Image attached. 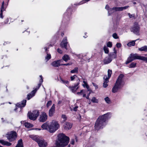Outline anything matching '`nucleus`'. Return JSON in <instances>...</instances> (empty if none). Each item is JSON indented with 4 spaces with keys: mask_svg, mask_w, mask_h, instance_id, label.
<instances>
[{
    "mask_svg": "<svg viewBox=\"0 0 147 147\" xmlns=\"http://www.w3.org/2000/svg\"><path fill=\"white\" fill-rule=\"evenodd\" d=\"M111 113L108 112L103 115L99 116L97 119L94 124V129L98 131L102 129L107 124L108 120L111 117Z\"/></svg>",
    "mask_w": 147,
    "mask_h": 147,
    "instance_id": "f257e3e1",
    "label": "nucleus"
},
{
    "mask_svg": "<svg viewBox=\"0 0 147 147\" xmlns=\"http://www.w3.org/2000/svg\"><path fill=\"white\" fill-rule=\"evenodd\" d=\"M58 138L55 140V146L52 147H64L67 145L69 141V138L63 133L59 134Z\"/></svg>",
    "mask_w": 147,
    "mask_h": 147,
    "instance_id": "f03ea898",
    "label": "nucleus"
},
{
    "mask_svg": "<svg viewBox=\"0 0 147 147\" xmlns=\"http://www.w3.org/2000/svg\"><path fill=\"white\" fill-rule=\"evenodd\" d=\"M124 77V75L123 74H120L118 76L115 83L113 87L112 91L113 93L117 92L118 90L121 89L123 84V79Z\"/></svg>",
    "mask_w": 147,
    "mask_h": 147,
    "instance_id": "7ed1b4c3",
    "label": "nucleus"
},
{
    "mask_svg": "<svg viewBox=\"0 0 147 147\" xmlns=\"http://www.w3.org/2000/svg\"><path fill=\"white\" fill-rule=\"evenodd\" d=\"M73 9L71 7H69L66 11L64 14L63 17L62 22V24L66 25L68 24L70 19L71 13Z\"/></svg>",
    "mask_w": 147,
    "mask_h": 147,
    "instance_id": "20e7f679",
    "label": "nucleus"
},
{
    "mask_svg": "<svg viewBox=\"0 0 147 147\" xmlns=\"http://www.w3.org/2000/svg\"><path fill=\"white\" fill-rule=\"evenodd\" d=\"M59 127L57 121L53 120L49 125V131L51 133H53L57 130Z\"/></svg>",
    "mask_w": 147,
    "mask_h": 147,
    "instance_id": "39448f33",
    "label": "nucleus"
},
{
    "mask_svg": "<svg viewBox=\"0 0 147 147\" xmlns=\"http://www.w3.org/2000/svg\"><path fill=\"white\" fill-rule=\"evenodd\" d=\"M17 137V134L15 131H12L6 134V137L10 142H12L15 140Z\"/></svg>",
    "mask_w": 147,
    "mask_h": 147,
    "instance_id": "423d86ee",
    "label": "nucleus"
},
{
    "mask_svg": "<svg viewBox=\"0 0 147 147\" xmlns=\"http://www.w3.org/2000/svg\"><path fill=\"white\" fill-rule=\"evenodd\" d=\"M141 56H139L138 54L131 53L129 56L127 58V60L125 62V64H127L135 59H140Z\"/></svg>",
    "mask_w": 147,
    "mask_h": 147,
    "instance_id": "0eeeda50",
    "label": "nucleus"
},
{
    "mask_svg": "<svg viewBox=\"0 0 147 147\" xmlns=\"http://www.w3.org/2000/svg\"><path fill=\"white\" fill-rule=\"evenodd\" d=\"M140 27L138 24L137 22H135L134 23V25L131 28V32H132L134 34H138L140 30Z\"/></svg>",
    "mask_w": 147,
    "mask_h": 147,
    "instance_id": "6e6552de",
    "label": "nucleus"
},
{
    "mask_svg": "<svg viewBox=\"0 0 147 147\" xmlns=\"http://www.w3.org/2000/svg\"><path fill=\"white\" fill-rule=\"evenodd\" d=\"M80 80L78 78L77 80V83L74 84V86H70L69 87V88L74 93L76 92L78 88V86L80 84Z\"/></svg>",
    "mask_w": 147,
    "mask_h": 147,
    "instance_id": "1a4fd4ad",
    "label": "nucleus"
},
{
    "mask_svg": "<svg viewBox=\"0 0 147 147\" xmlns=\"http://www.w3.org/2000/svg\"><path fill=\"white\" fill-rule=\"evenodd\" d=\"M48 117L47 114L45 112H42L40 116L39 121L40 122H44L47 119Z\"/></svg>",
    "mask_w": 147,
    "mask_h": 147,
    "instance_id": "9d476101",
    "label": "nucleus"
},
{
    "mask_svg": "<svg viewBox=\"0 0 147 147\" xmlns=\"http://www.w3.org/2000/svg\"><path fill=\"white\" fill-rule=\"evenodd\" d=\"M67 41V37H65L63 38L61 42L60 45L62 48H65L66 50L67 49V45L68 44Z\"/></svg>",
    "mask_w": 147,
    "mask_h": 147,
    "instance_id": "9b49d317",
    "label": "nucleus"
},
{
    "mask_svg": "<svg viewBox=\"0 0 147 147\" xmlns=\"http://www.w3.org/2000/svg\"><path fill=\"white\" fill-rule=\"evenodd\" d=\"M26 100H24L21 102H18L16 104V106L20 107L21 109H22L26 105Z\"/></svg>",
    "mask_w": 147,
    "mask_h": 147,
    "instance_id": "f8f14e48",
    "label": "nucleus"
},
{
    "mask_svg": "<svg viewBox=\"0 0 147 147\" xmlns=\"http://www.w3.org/2000/svg\"><path fill=\"white\" fill-rule=\"evenodd\" d=\"M37 143L39 147H46L47 145V143L44 140L40 139Z\"/></svg>",
    "mask_w": 147,
    "mask_h": 147,
    "instance_id": "ddd939ff",
    "label": "nucleus"
},
{
    "mask_svg": "<svg viewBox=\"0 0 147 147\" xmlns=\"http://www.w3.org/2000/svg\"><path fill=\"white\" fill-rule=\"evenodd\" d=\"M55 104H53L49 111V117H52L53 116L55 112Z\"/></svg>",
    "mask_w": 147,
    "mask_h": 147,
    "instance_id": "4468645a",
    "label": "nucleus"
},
{
    "mask_svg": "<svg viewBox=\"0 0 147 147\" xmlns=\"http://www.w3.org/2000/svg\"><path fill=\"white\" fill-rule=\"evenodd\" d=\"M72 126V125L71 123L68 122H66L63 125L64 128L65 130H68L71 129Z\"/></svg>",
    "mask_w": 147,
    "mask_h": 147,
    "instance_id": "2eb2a0df",
    "label": "nucleus"
},
{
    "mask_svg": "<svg viewBox=\"0 0 147 147\" xmlns=\"http://www.w3.org/2000/svg\"><path fill=\"white\" fill-rule=\"evenodd\" d=\"M60 61V60H58L53 61L51 63V65L55 67H59L61 66L59 62Z\"/></svg>",
    "mask_w": 147,
    "mask_h": 147,
    "instance_id": "dca6fc26",
    "label": "nucleus"
},
{
    "mask_svg": "<svg viewBox=\"0 0 147 147\" xmlns=\"http://www.w3.org/2000/svg\"><path fill=\"white\" fill-rule=\"evenodd\" d=\"M123 11L122 7H114L111 8H110L109 11L112 12H114V11Z\"/></svg>",
    "mask_w": 147,
    "mask_h": 147,
    "instance_id": "f3484780",
    "label": "nucleus"
},
{
    "mask_svg": "<svg viewBox=\"0 0 147 147\" xmlns=\"http://www.w3.org/2000/svg\"><path fill=\"white\" fill-rule=\"evenodd\" d=\"M32 113L33 114L34 116L33 118H32V119H34L36 120L37 117L39 115L40 112L38 110H35L33 111Z\"/></svg>",
    "mask_w": 147,
    "mask_h": 147,
    "instance_id": "a211bd4d",
    "label": "nucleus"
},
{
    "mask_svg": "<svg viewBox=\"0 0 147 147\" xmlns=\"http://www.w3.org/2000/svg\"><path fill=\"white\" fill-rule=\"evenodd\" d=\"M112 61V59H110L108 56L106 57L104 59L103 62L104 64H107Z\"/></svg>",
    "mask_w": 147,
    "mask_h": 147,
    "instance_id": "6ab92c4d",
    "label": "nucleus"
},
{
    "mask_svg": "<svg viewBox=\"0 0 147 147\" xmlns=\"http://www.w3.org/2000/svg\"><path fill=\"white\" fill-rule=\"evenodd\" d=\"M8 4V2L7 3V5L5 4V2L4 1H3L2 3L1 4V11H4L6 10V9L7 6V5Z\"/></svg>",
    "mask_w": 147,
    "mask_h": 147,
    "instance_id": "aec40b11",
    "label": "nucleus"
},
{
    "mask_svg": "<svg viewBox=\"0 0 147 147\" xmlns=\"http://www.w3.org/2000/svg\"><path fill=\"white\" fill-rule=\"evenodd\" d=\"M15 147H24L23 144L22 139H21L18 140L17 144Z\"/></svg>",
    "mask_w": 147,
    "mask_h": 147,
    "instance_id": "412c9836",
    "label": "nucleus"
},
{
    "mask_svg": "<svg viewBox=\"0 0 147 147\" xmlns=\"http://www.w3.org/2000/svg\"><path fill=\"white\" fill-rule=\"evenodd\" d=\"M49 123L46 122L45 123H44L41 126V127L43 129L48 130L49 129Z\"/></svg>",
    "mask_w": 147,
    "mask_h": 147,
    "instance_id": "4be33fe9",
    "label": "nucleus"
},
{
    "mask_svg": "<svg viewBox=\"0 0 147 147\" xmlns=\"http://www.w3.org/2000/svg\"><path fill=\"white\" fill-rule=\"evenodd\" d=\"M29 137L33 140L37 142L40 139V138L37 137L36 136H34V135H30L29 136Z\"/></svg>",
    "mask_w": 147,
    "mask_h": 147,
    "instance_id": "5701e85b",
    "label": "nucleus"
},
{
    "mask_svg": "<svg viewBox=\"0 0 147 147\" xmlns=\"http://www.w3.org/2000/svg\"><path fill=\"white\" fill-rule=\"evenodd\" d=\"M28 116L29 118L31 120H33V121H35V119H32V118H33L34 117V115L32 113V112H29L28 114Z\"/></svg>",
    "mask_w": 147,
    "mask_h": 147,
    "instance_id": "b1692460",
    "label": "nucleus"
},
{
    "mask_svg": "<svg viewBox=\"0 0 147 147\" xmlns=\"http://www.w3.org/2000/svg\"><path fill=\"white\" fill-rule=\"evenodd\" d=\"M108 56L110 59H112V61L113 59H116L117 58V55H114L112 53H111L109 54Z\"/></svg>",
    "mask_w": 147,
    "mask_h": 147,
    "instance_id": "393cba45",
    "label": "nucleus"
},
{
    "mask_svg": "<svg viewBox=\"0 0 147 147\" xmlns=\"http://www.w3.org/2000/svg\"><path fill=\"white\" fill-rule=\"evenodd\" d=\"M62 59L65 61L66 62L68 60H69L70 58L69 55H67L65 54L63 57Z\"/></svg>",
    "mask_w": 147,
    "mask_h": 147,
    "instance_id": "a878e982",
    "label": "nucleus"
},
{
    "mask_svg": "<svg viewBox=\"0 0 147 147\" xmlns=\"http://www.w3.org/2000/svg\"><path fill=\"white\" fill-rule=\"evenodd\" d=\"M40 84H38V86L36 87V88H35L34 90H33L31 92V93L33 94V95H34L35 93L36 92L37 90L40 88Z\"/></svg>",
    "mask_w": 147,
    "mask_h": 147,
    "instance_id": "bb28decb",
    "label": "nucleus"
},
{
    "mask_svg": "<svg viewBox=\"0 0 147 147\" xmlns=\"http://www.w3.org/2000/svg\"><path fill=\"white\" fill-rule=\"evenodd\" d=\"M139 50L141 51H144L145 52L147 51V46L145 45L143 46L141 48H139L138 49Z\"/></svg>",
    "mask_w": 147,
    "mask_h": 147,
    "instance_id": "cd10ccee",
    "label": "nucleus"
},
{
    "mask_svg": "<svg viewBox=\"0 0 147 147\" xmlns=\"http://www.w3.org/2000/svg\"><path fill=\"white\" fill-rule=\"evenodd\" d=\"M24 125L26 127L28 128L32 127L33 126V125L28 122L25 123Z\"/></svg>",
    "mask_w": 147,
    "mask_h": 147,
    "instance_id": "c85d7f7f",
    "label": "nucleus"
},
{
    "mask_svg": "<svg viewBox=\"0 0 147 147\" xmlns=\"http://www.w3.org/2000/svg\"><path fill=\"white\" fill-rule=\"evenodd\" d=\"M135 41L136 40H134L129 42L127 44V46L129 47L135 46Z\"/></svg>",
    "mask_w": 147,
    "mask_h": 147,
    "instance_id": "c756f323",
    "label": "nucleus"
},
{
    "mask_svg": "<svg viewBox=\"0 0 147 147\" xmlns=\"http://www.w3.org/2000/svg\"><path fill=\"white\" fill-rule=\"evenodd\" d=\"M60 79L62 83L63 84H68L69 83V82L68 81L63 80L61 76H60Z\"/></svg>",
    "mask_w": 147,
    "mask_h": 147,
    "instance_id": "7c9ffc66",
    "label": "nucleus"
},
{
    "mask_svg": "<svg viewBox=\"0 0 147 147\" xmlns=\"http://www.w3.org/2000/svg\"><path fill=\"white\" fill-rule=\"evenodd\" d=\"M103 50L105 53L106 54H108L109 52V50L108 48L105 45L104 46L103 48Z\"/></svg>",
    "mask_w": 147,
    "mask_h": 147,
    "instance_id": "2f4dec72",
    "label": "nucleus"
},
{
    "mask_svg": "<svg viewBox=\"0 0 147 147\" xmlns=\"http://www.w3.org/2000/svg\"><path fill=\"white\" fill-rule=\"evenodd\" d=\"M91 101L93 103H98V100L94 97H92Z\"/></svg>",
    "mask_w": 147,
    "mask_h": 147,
    "instance_id": "473e14b6",
    "label": "nucleus"
},
{
    "mask_svg": "<svg viewBox=\"0 0 147 147\" xmlns=\"http://www.w3.org/2000/svg\"><path fill=\"white\" fill-rule=\"evenodd\" d=\"M136 65V63L134 62H132L130 64L129 67L130 68H134L135 67Z\"/></svg>",
    "mask_w": 147,
    "mask_h": 147,
    "instance_id": "72a5a7b5",
    "label": "nucleus"
},
{
    "mask_svg": "<svg viewBox=\"0 0 147 147\" xmlns=\"http://www.w3.org/2000/svg\"><path fill=\"white\" fill-rule=\"evenodd\" d=\"M78 67H76L74 68V69L71 70L70 71L71 73H78Z\"/></svg>",
    "mask_w": 147,
    "mask_h": 147,
    "instance_id": "f704fd0d",
    "label": "nucleus"
},
{
    "mask_svg": "<svg viewBox=\"0 0 147 147\" xmlns=\"http://www.w3.org/2000/svg\"><path fill=\"white\" fill-rule=\"evenodd\" d=\"M34 95H33V94L31 93H31H30L28 94L27 96V98L28 100H30V98H31Z\"/></svg>",
    "mask_w": 147,
    "mask_h": 147,
    "instance_id": "c9c22d12",
    "label": "nucleus"
},
{
    "mask_svg": "<svg viewBox=\"0 0 147 147\" xmlns=\"http://www.w3.org/2000/svg\"><path fill=\"white\" fill-rule=\"evenodd\" d=\"M51 58V56L50 54H47V55L45 57V59L46 60V61H47Z\"/></svg>",
    "mask_w": 147,
    "mask_h": 147,
    "instance_id": "e433bc0d",
    "label": "nucleus"
},
{
    "mask_svg": "<svg viewBox=\"0 0 147 147\" xmlns=\"http://www.w3.org/2000/svg\"><path fill=\"white\" fill-rule=\"evenodd\" d=\"M140 60L143 61L145 63H147V57L141 56Z\"/></svg>",
    "mask_w": 147,
    "mask_h": 147,
    "instance_id": "4c0bfd02",
    "label": "nucleus"
},
{
    "mask_svg": "<svg viewBox=\"0 0 147 147\" xmlns=\"http://www.w3.org/2000/svg\"><path fill=\"white\" fill-rule=\"evenodd\" d=\"M104 99L107 103L109 104L110 103L111 100L108 97H106Z\"/></svg>",
    "mask_w": 147,
    "mask_h": 147,
    "instance_id": "58836bf2",
    "label": "nucleus"
},
{
    "mask_svg": "<svg viewBox=\"0 0 147 147\" xmlns=\"http://www.w3.org/2000/svg\"><path fill=\"white\" fill-rule=\"evenodd\" d=\"M112 74V71L111 70L109 69L108 71V76L109 78H110Z\"/></svg>",
    "mask_w": 147,
    "mask_h": 147,
    "instance_id": "ea45409f",
    "label": "nucleus"
},
{
    "mask_svg": "<svg viewBox=\"0 0 147 147\" xmlns=\"http://www.w3.org/2000/svg\"><path fill=\"white\" fill-rule=\"evenodd\" d=\"M52 104V102L51 100L49 101L46 105V106L47 108L49 107Z\"/></svg>",
    "mask_w": 147,
    "mask_h": 147,
    "instance_id": "a19ab883",
    "label": "nucleus"
},
{
    "mask_svg": "<svg viewBox=\"0 0 147 147\" xmlns=\"http://www.w3.org/2000/svg\"><path fill=\"white\" fill-rule=\"evenodd\" d=\"M107 46L108 47L111 48L112 46V42L110 41H109L107 43Z\"/></svg>",
    "mask_w": 147,
    "mask_h": 147,
    "instance_id": "79ce46f5",
    "label": "nucleus"
},
{
    "mask_svg": "<svg viewBox=\"0 0 147 147\" xmlns=\"http://www.w3.org/2000/svg\"><path fill=\"white\" fill-rule=\"evenodd\" d=\"M127 14L130 18H133L134 19L135 18V14H131L130 13H128Z\"/></svg>",
    "mask_w": 147,
    "mask_h": 147,
    "instance_id": "37998d69",
    "label": "nucleus"
},
{
    "mask_svg": "<svg viewBox=\"0 0 147 147\" xmlns=\"http://www.w3.org/2000/svg\"><path fill=\"white\" fill-rule=\"evenodd\" d=\"M61 118L63 119V121L64 122L67 119V117L65 115L62 114L61 115Z\"/></svg>",
    "mask_w": 147,
    "mask_h": 147,
    "instance_id": "c03bdc74",
    "label": "nucleus"
},
{
    "mask_svg": "<svg viewBox=\"0 0 147 147\" xmlns=\"http://www.w3.org/2000/svg\"><path fill=\"white\" fill-rule=\"evenodd\" d=\"M40 79L39 80V83L38 84H40L41 86L43 82V78L42 75H40Z\"/></svg>",
    "mask_w": 147,
    "mask_h": 147,
    "instance_id": "a18cd8bd",
    "label": "nucleus"
},
{
    "mask_svg": "<svg viewBox=\"0 0 147 147\" xmlns=\"http://www.w3.org/2000/svg\"><path fill=\"white\" fill-rule=\"evenodd\" d=\"M113 38L115 39L118 38L119 37L118 36L117 34L116 33H114L113 34Z\"/></svg>",
    "mask_w": 147,
    "mask_h": 147,
    "instance_id": "49530a36",
    "label": "nucleus"
},
{
    "mask_svg": "<svg viewBox=\"0 0 147 147\" xmlns=\"http://www.w3.org/2000/svg\"><path fill=\"white\" fill-rule=\"evenodd\" d=\"M107 82H104L103 83V86L104 88H106L108 86V84H107Z\"/></svg>",
    "mask_w": 147,
    "mask_h": 147,
    "instance_id": "de8ad7c7",
    "label": "nucleus"
},
{
    "mask_svg": "<svg viewBox=\"0 0 147 147\" xmlns=\"http://www.w3.org/2000/svg\"><path fill=\"white\" fill-rule=\"evenodd\" d=\"M77 77V76L76 75H74L73 76H71L70 77V79L71 81H73L75 78V77Z\"/></svg>",
    "mask_w": 147,
    "mask_h": 147,
    "instance_id": "09e8293b",
    "label": "nucleus"
},
{
    "mask_svg": "<svg viewBox=\"0 0 147 147\" xmlns=\"http://www.w3.org/2000/svg\"><path fill=\"white\" fill-rule=\"evenodd\" d=\"M84 90H81L80 92H77V94L78 95H82V93L84 92Z\"/></svg>",
    "mask_w": 147,
    "mask_h": 147,
    "instance_id": "8fccbe9b",
    "label": "nucleus"
},
{
    "mask_svg": "<svg viewBox=\"0 0 147 147\" xmlns=\"http://www.w3.org/2000/svg\"><path fill=\"white\" fill-rule=\"evenodd\" d=\"M11 145V144L9 142H8L7 141H6L5 142V145H6L7 146H10Z\"/></svg>",
    "mask_w": 147,
    "mask_h": 147,
    "instance_id": "3c124183",
    "label": "nucleus"
},
{
    "mask_svg": "<svg viewBox=\"0 0 147 147\" xmlns=\"http://www.w3.org/2000/svg\"><path fill=\"white\" fill-rule=\"evenodd\" d=\"M116 45V47L118 48H119L121 46V44L119 43H117Z\"/></svg>",
    "mask_w": 147,
    "mask_h": 147,
    "instance_id": "603ef678",
    "label": "nucleus"
},
{
    "mask_svg": "<svg viewBox=\"0 0 147 147\" xmlns=\"http://www.w3.org/2000/svg\"><path fill=\"white\" fill-rule=\"evenodd\" d=\"M5 142L6 141H4L3 140H0V143H1L3 145H5Z\"/></svg>",
    "mask_w": 147,
    "mask_h": 147,
    "instance_id": "864d4df0",
    "label": "nucleus"
},
{
    "mask_svg": "<svg viewBox=\"0 0 147 147\" xmlns=\"http://www.w3.org/2000/svg\"><path fill=\"white\" fill-rule=\"evenodd\" d=\"M57 51L59 53L61 54L63 53V51L59 48H58L57 49Z\"/></svg>",
    "mask_w": 147,
    "mask_h": 147,
    "instance_id": "5fc2aeb1",
    "label": "nucleus"
},
{
    "mask_svg": "<svg viewBox=\"0 0 147 147\" xmlns=\"http://www.w3.org/2000/svg\"><path fill=\"white\" fill-rule=\"evenodd\" d=\"M83 82L85 84L86 88L88 89V90H89V86L88 85L86 82L85 81H83ZM89 90L90 89H89Z\"/></svg>",
    "mask_w": 147,
    "mask_h": 147,
    "instance_id": "6e6d98bb",
    "label": "nucleus"
},
{
    "mask_svg": "<svg viewBox=\"0 0 147 147\" xmlns=\"http://www.w3.org/2000/svg\"><path fill=\"white\" fill-rule=\"evenodd\" d=\"M71 63H67L66 64H61V65H65V66H67V65H71Z\"/></svg>",
    "mask_w": 147,
    "mask_h": 147,
    "instance_id": "4d7b16f0",
    "label": "nucleus"
},
{
    "mask_svg": "<svg viewBox=\"0 0 147 147\" xmlns=\"http://www.w3.org/2000/svg\"><path fill=\"white\" fill-rule=\"evenodd\" d=\"M9 22V19L8 18H7L4 21V23L5 24H7Z\"/></svg>",
    "mask_w": 147,
    "mask_h": 147,
    "instance_id": "13d9d810",
    "label": "nucleus"
},
{
    "mask_svg": "<svg viewBox=\"0 0 147 147\" xmlns=\"http://www.w3.org/2000/svg\"><path fill=\"white\" fill-rule=\"evenodd\" d=\"M70 143L71 144L74 145L75 143L74 140V139H72L70 142Z\"/></svg>",
    "mask_w": 147,
    "mask_h": 147,
    "instance_id": "bf43d9fd",
    "label": "nucleus"
},
{
    "mask_svg": "<svg viewBox=\"0 0 147 147\" xmlns=\"http://www.w3.org/2000/svg\"><path fill=\"white\" fill-rule=\"evenodd\" d=\"M3 11H0V18L3 19Z\"/></svg>",
    "mask_w": 147,
    "mask_h": 147,
    "instance_id": "052dcab7",
    "label": "nucleus"
},
{
    "mask_svg": "<svg viewBox=\"0 0 147 147\" xmlns=\"http://www.w3.org/2000/svg\"><path fill=\"white\" fill-rule=\"evenodd\" d=\"M114 52L111 53H112L114 55H117V51L115 49V48H114Z\"/></svg>",
    "mask_w": 147,
    "mask_h": 147,
    "instance_id": "680f3d73",
    "label": "nucleus"
},
{
    "mask_svg": "<svg viewBox=\"0 0 147 147\" xmlns=\"http://www.w3.org/2000/svg\"><path fill=\"white\" fill-rule=\"evenodd\" d=\"M129 7V6H127L123 7H122V9H123V10L124 9H125L127 8H128V7Z\"/></svg>",
    "mask_w": 147,
    "mask_h": 147,
    "instance_id": "e2e57ef3",
    "label": "nucleus"
},
{
    "mask_svg": "<svg viewBox=\"0 0 147 147\" xmlns=\"http://www.w3.org/2000/svg\"><path fill=\"white\" fill-rule=\"evenodd\" d=\"M110 78H109L108 76V77L106 76V78L105 79V81L104 82H109V79Z\"/></svg>",
    "mask_w": 147,
    "mask_h": 147,
    "instance_id": "0e129e2a",
    "label": "nucleus"
},
{
    "mask_svg": "<svg viewBox=\"0 0 147 147\" xmlns=\"http://www.w3.org/2000/svg\"><path fill=\"white\" fill-rule=\"evenodd\" d=\"M78 108V106H76L74 108V111H77V109Z\"/></svg>",
    "mask_w": 147,
    "mask_h": 147,
    "instance_id": "69168bd1",
    "label": "nucleus"
},
{
    "mask_svg": "<svg viewBox=\"0 0 147 147\" xmlns=\"http://www.w3.org/2000/svg\"><path fill=\"white\" fill-rule=\"evenodd\" d=\"M87 32H85L84 34V35L83 36V37L85 38H86L88 37V36L87 35Z\"/></svg>",
    "mask_w": 147,
    "mask_h": 147,
    "instance_id": "338daca9",
    "label": "nucleus"
},
{
    "mask_svg": "<svg viewBox=\"0 0 147 147\" xmlns=\"http://www.w3.org/2000/svg\"><path fill=\"white\" fill-rule=\"evenodd\" d=\"M88 91H89L90 92H89L87 94V96H89L90 94L91 93V92H92V91L91 90H88Z\"/></svg>",
    "mask_w": 147,
    "mask_h": 147,
    "instance_id": "774afa93",
    "label": "nucleus"
}]
</instances>
